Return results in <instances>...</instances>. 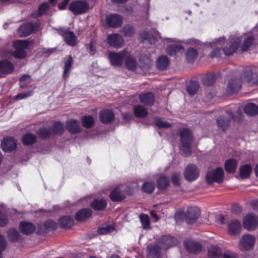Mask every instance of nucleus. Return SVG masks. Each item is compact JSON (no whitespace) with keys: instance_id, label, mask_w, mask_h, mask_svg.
Segmentation results:
<instances>
[{"instance_id":"nucleus-1","label":"nucleus","mask_w":258,"mask_h":258,"mask_svg":"<svg viewBox=\"0 0 258 258\" xmlns=\"http://www.w3.org/2000/svg\"><path fill=\"white\" fill-rule=\"evenodd\" d=\"M181 146L180 152L184 156L187 157L191 154V144L193 140V136L188 129H183L180 134Z\"/></svg>"},{"instance_id":"nucleus-2","label":"nucleus","mask_w":258,"mask_h":258,"mask_svg":"<svg viewBox=\"0 0 258 258\" xmlns=\"http://www.w3.org/2000/svg\"><path fill=\"white\" fill-rule=\"evenodd\" d=\"M240 42L239 38H238L234 42L229 41L225 42L224 38H221L217 40L216 42V45H224L223 51L225 55H230L234 53L236 50L239 43Z\"/></svg>"},{"instance_id":"nucleus-3","label":"nucleus","mask_w":258,"mask_h":258,"mask_svg":"<svg viewBox=\"0 0 258 258\" xmlns=\"http://www.w3.org/2000/svg\"><path fill=\"white\" fill-rule=\"evenodd\" d=\"M255 237L251 234L243 235L238 242L239 249L242 251L252 249L255 244Z\"/></svg>"},{"instance_id":"nucleus-4","label":"nucleus","mask_w":258,"mask_h":258,"mask_svg":"<svg viewBox=\"0 0 258 258\" xmlns=\"http://www.w3.org/2000/svg\"><path fill=\"white\" fill-rule=\"evenodd\" d=\"M29 42L27 40H17L14 42L13 46L15 51L13 52V55L18 58H23L26 55L25 49L29 46Z\"/></svg>"},{"instance_id":"nucleus-5","label":"nucleus","mask_w":258,"mask_h":258,"mask_svg":"<svg viewBox=\"0 0 258 258\" xmlns=\"http://www.w3.org/2000/svg\"><path fill=\"white\" fill-rule=\"evenodd\" d=\"M223 170L221 168H217L208 172L206 180L208 183H213L214 182L220 183L223 182Z\"/></svg>"},{"instance_id":"nucleus-6","label":"nucleus","mask_w":258,"mask_h":258,"mask_svg":"<svg viewBox=\"0 0 258 258\" xmlns=\"http://www.w3.org/2000/svg\"><path fill=\"white\" fill-rule=\"evenodd\" d=\"M243 225L249 231L255 230L258 227V219L256 215L252 213L246 215L243 218Z\"/></svg>"},{"instance_id":"nucleus-7","label":"nucleus","mask_w":258,"mask_h":258,"mask_svg":"<svg viewBox=\"0 0 258 258\" xmlns=\"http://www.w3.org/2000/svg\"><path fill=\"white\" fill-rule=\"evenodd\" d=\"M183 175L185 179L189 182L196 180L199 176L200 172L197 166L194 164H189L185 168Z\"/></svg>"},{"instance_id":"nucleus-8","label":"nucleus","mask_w":258,"mask_h":258,"mask_svg":"<svg viewBox=\"0 0 258 258\" xmlns=\"http://www.w3.org/2000/svg\"><path fill=\"white\" fill-rule=\"evenodd\" d=\"M39 24L37 23L28 22L22 25L18 29V33L21 37H25L29 35L33 32L37 30Z\"/></svg>"},{"instance_id":"nucleus-9","label":"nucleus","mask_w":258,"mask_h":258,"mask_svg":"<svg viewBox=\"0 0 258 258\" xmlns=\"http://www.w3.org/2000/svg\"><path fill=\"white\" fill-rule=\"evenodd\" d=\"M127 54V51L125 50L119 52H111L108 54V58L113 66L118 67L122 64L123 59Z\"/></svg>"},{"instance_id":"nucleus-10","label":"nucleus","mask_w":258,"mask_h":258,"mask_svg":"<svg viewBox=\"0 0 258 258\" xmlns=\"http://www.w3.org/2000/svg\"><path fill=\"white\" fill-rule=\"evenodd\" d=\"M70 10L75 15H79L86 12L89 9L88 4L84 1H76L71 3Z\"/></svg>"},{"instance_id":"nucleus-11","label":"nucleus","mask_w":258,"mask_h":258,"mask_svg":"<svg viewBox=\"0 0 258 258\" xmlns=\"http://www.w3.org/2000/svg\"><path fill=\"white\" fill-rule=\"evenodd\" d=\"M107 42L110 46L115 48H119L123 45L124 40L120 35L112 34L108 35Z\"/></svg>"},{"instance_id":"nucleus-12","label":"nucleus","mask_w":258,"mask_h":258,"mask_svg":"<svg viewBox=\"0 0 258 258\" xmlns=\"http://www.w3.org/2000/svg\"><path fill=\"white\" fill-rule=\"evenodd\" d=\"M59 34L63 37L68 45L74 46L76 44L77 37L74 32L69 31L66 28H60L59 29Z\"/></svg>"},{"instance_id":"nucleus-13","label":"nucleus","mask_w":258,"mask_h":258,"mask_svg":"<svg viewBox=\"0 0 258 258\" xmlns=\"http://www.w3.org/2000/svg\"><path fill=\"white\" fill-rule=\"evenodd\" d=\"M177 243L176 238L169 236H164L158 241L157 244L159 245L160 249H167L176 245Z\"/></svg>"},{"instance_id":"nucleus-14","label":"nucleus","mask_w":258,"mask_h":258,"mask_svg":"<svg viewBox=\"0 0 258 258\" xmlns=\"http://www.w3.org/2000/svg\"><path fill=\"white\" fill-rule=\"evenodd\" d=\"M200 215V210L198 207H188L185 213V220L191 224L195 222Z\"/></svg>"},{"instance_id":"nucleus-15","label":"nucleus","mask_w":258,"mask_h":258,"mask_svg":"<svg viewBox=\"0 0 258 258\" xmlns=\"http://www.w3.org/2000/svg\"><path fill=\"white\" fill-rule=\"evenodd\" d=\"M233 118V115L232 112L228 111L226 112V116L220 117L217 120V124L219 128L225 131L229 126L230 120Z\"/></svg>"},{"instance_id":"nucleus-16","label":"nucleus","mask_w":258,"mask_h":258,"mask_svg":"<svg viewBox=\"0 0 258 258\" xmlns=\"http://www.w3.org/2000/svg\"><path fill=\"white\" fill-rule=\"evenodd\" d=\"M106 22L110 27L117 28L121 26L122 18L117 14L109 15L106 18Z\"/></svg>"},{"instance_id":"nucleus-17","label":"nucleus","mask_w":258,"mask_h":258,"mask_svg":"<svg viewBox=\"0 0 258 258\" xmlns=\"http://www.w3.org/2000/svg\"><path fill=\"white\" fill-rule=\"evenodd\" d=\"M16 147V142L12 137L5 138L2 142V148L5 152H11Z\"/></svg>"},{"instance_id":"nucleus-18","label":"nucleus","mask_w":258,"mask_h":258,"mask_svg":"<svg viewBox=\"0 0 258 258\" xmlns=\"http://www.w3.org/2000/svg\"><path fill=\"white\" fill-rule=\"evenodd\" d=\"M185 248L190 252L198 253L202 250V245L200 243L193 241L186 240L184 242Z\"/></svg>"},{"instance_id":"nucleus-19","label":"nucleus","mask_w":258,"mask_h":258,"mask_svg":"<svg viewBox=\"0 0 258 258\" xmlns=\"http://www.w3.org/2000/svg\"><path fill=\"white\" fill-rule=\"evenodd\" d=\"M161 249L158 245H149L147 247L148 258H162Z\"/></svg>"},{"instance_id":"nucleus-20","label":"nucleus","mask_w":258,"mask_h":258,"mask_svg":"<svg viewBox=\"0 0 258 258\" xmlns=\"http://www.w3.org/2000/svg\"><path fill=\"white\" fill-rule=\"evenodd\" d=\"M19 228L22 233L27 235L32 233L35 230V226L33 223L26 221L21 222Z\"/></svg>"},{"instance_id":"nucleus-21","label":"nucleus","mask_w":258,"mask_h":258,"mask_svg":"<svg viewBox=\"0 0 258 258\" xmlns=\"http://www.w3.org/2000/svg\"><path fill=\"white\" fill-rule=\"evenodd\" d=\"M99 117L102 123H108L113 120L114 115L112 111L106 109L100 112Z\"/></svg>"},{"instance_id":"nucleus-22","label":"nucleus","mask_w":258,"mask_h":258,"mask_svg":"<svg viewBox=\"0 0 258 258\" xmlns=\"http://www.w3.org/2000/svg\"><path fill=\"white\" fill-rule=\"evenodd\" d=\"M67 129L72 134L79 133L81 131V125L79 121L75 119H71L67 122Z\"/></svg>"},{"instance_id":"nucleus-23","label":"nucleus","mask_w":258,"mask_h":258,"mask_svg":"<svg viewBox=\"0 0 258 258\" xmlns=\"http://www.w3.org/2000/svg\"><path fill=\"white\" fill-rule=\"evenodd\" d=\"M241 229V223L237 220L231 221L228 227V232L232 235L239 234L240 232Z\"/></svg>"},{"instance_id":"nucleus-24","label":"nucleus","mask_w":258,"mask_h":258,"mask_svg":"<svg viewBox=\"0 0 258 258\" xmlns=\"http://www.w3.org/2000/svg\"><path fill=\"white\" fill-rule=\"evenodd\" d=\"M241 86V79H232L229 81L228 85V91L231 93L237 92L240 90Z\"/></svg>"},{"instance_id":"nucleus-25","label":"nucleus","mask_w":258,"mask_h":258,"mask_svg":"<svg viewBox=\"0 0 258 258\" xmlns=\"http://www.w3.org/2000/svg\"><path fill=\"white\" fill-rule=\"evenodd\" d=\"M92 215V211L90 209L84 208L79 211L76 214L75 219L77 221H85Z\"/></svg>"},{"instance_id":"nucleus-26","label":"nucleus","mask_w":258,"mask_h":258,"mask_svg":"<svg viewBox=\"0 0 258 258\" xmlns=\"http://www.w3.org/2000/svg\"><path fill=\"white\" fill-rule=\"evenodd\" d=\"M140 101L148 105H152L155 100L154 95L151 92H148L146 93H142L140 95Z\"/></svg>"},{"instance_id":"nucleus-27","label":"nucleus","mask_w":258,"mask_h":258,"mask_svg":"<svg viewBox=\"0 0 258 258\" xmlns=\"http://www.w3.org/2000/svg\"><path fill=\"white\" fill-rule=\"evenodd\" d=\"M14 70L13 64L9 61H0V72L3 74L11 73Z\"/></svg>"},{"instance_id":"nucleus-28","label":"nucleus","mask_w":258,"mask_h":258,"mask_svg":"<svg viewBox=\"0 0 258 258\" xmlns=\"http://www.w3.org/2000/svg\"><path fill=\"white\" fill-rule=\"evenodd\" d=\"M244 111L249 115H255L258 114V106L253 103L248 104L245 106Z\"/></svg>"},{"instance_id":"nucleus-29","label":"nucleus","mask_w":258,"mask_h":258,"mask_svg":"<svg viewBox=\"0 0 258 258\" xmlns=\"http://www.w3.org/2000/svg\"><path fill=\"white\" fill-rule=\"evenodd\" d=\"M254 37L252 36H248L246 37L244 36L243 42L241 46V50L242 51H247L253 44Z\"/></svg>"},{"instance_id":"nucleus-30","label":"nucleus","mask_w":258,"mask_h":258,"mask_svg":"<svg viewBox=\"0 0 258 258\" xmlns=\"http://www.w3.org/2000/svg\"><path fill=\"white\" fill-rule=\"evenodd\" d=\"M110 197L113 201H121L124 198L123 194L119 189V187H117L112 191L110 193Z\"/></svg>"},{"instance_id":"nucleus-31","label":"nucleus","mask_w":258,"mask_h":258,"mask_svg":"<svg viewBox=\"0 0 258 258\" xmlns=\"http://www.w3.org/2000/svg\"><path fill=\"white\" fill-rule=\"evenodd\" d=\"M184 48L180 45H171L167 48V52L170 55H174L178 52H182Z\"/></svg>"},{"instance_id":"nucleus-32","label":"nucleus","mask_w":258,"mask_h":258,"mask_svg":"<svg viewBox=\"0 0 258 258\" xmlns=\"http://www.w3.org/2000/svg\"><path fill=\"white\" fill-rule=\"evenodd\" d=\"M106 202L103 199L95 200L90 205V206L95 210H102L106 206Z\"/></svg>"},{"instance_id":"nucleus-33","label":"nucleus","mask_w":258,"mask_h":258,"mask_svg":"<svg viewBox=\"0 0 258 258\" xmlns=\"http://www.w3.org/2000/svg\"><path fill=\"white\" fill-rule=\"evenodd\" d=\"M236 161L233 159L227 160L225 163V170L228 173L234 172L236 170Z\"/></svg>"},{"instance_id":"nucleus-34","label":"nucleus","mask_w":258,"mask_h":258,"mask_svg":"<svg viewBox=\"0 0 258 258\" xmlns=\"http://www.w3.org/2000/svg\"><path fill=\"white\" fill-rule=\"evenodd\" d=\"M73 219L69 217L64 216L59 220L60 227L67 228L71 227L73 225Z\"/></svg>"},{"instance_id":"nucleus-35","label":"nucleus","mask_w":258,"mask_h":258,"mask_svg":"<svg viewBox=\"0 0 258 258\" xmlns=\"http://www.w3.org/2000/svg\"><path fill=\"white\" fill-rule=\"evenodd\" d=\"M169 64L168 58L165 56H160L157 62V67L160 70L166 69Z\"/></svg>"},{"instance_id":"nucleus-36","label":"nucleus","mask_w":258,"mask_h":258,"mask_svg":"<svg viewBox=\"0 0 258 258\" xmlns=\"http://www.w3.org/2000/svg\"><path fill=\"white\" fill-rule=\"evenodd\" d=\"M134 113L137 117L144 118L147 115L148 112L143 106L138 105L134 108Z\"/></svg>"},{"instance_id":"nucleus-37","label":"nucleus","mask_w":258,"mask_h":258,"mask_svg":"<svg viewBox=\"0 0 258 258\" xmlns=\"http://www.w3.org/2000/svg\"><path fill=\"white\" fill-rule=\"evenodd\" d=\"M141 36L143 40L148 39L151 44L155 43L158 40V38L160 37V35L159 34H157L155 36L151 35H149L147 32H144L141 34Z\"/></svg>"},{"instance_id":"nucleus-38","label":"nucleus","mask_w":258,"mask_h":258,"mask_svg":"<svg viewBox=\"0 0 258 258\" xmlns=\"http://www.w3.org/2000/svg\"><path fill=\"white\" fill-rule=\"evenodd\" d=\"M221 254V249L216 246H212L208 251V256L210 258H219Z\"/></svg>"},{"instance_id":"nucleus-39","label":"nucleus","mask_w":258,"mask_h":258,"mask_svg":"<svg viewBox=\"0 0 258 258\" xmlns=\"http://www.w3.org/2000/svg\"><path fill=\"white\" fill-rule=\"evenodd\" d=\"M199 88V83L196 81H191L187 87V91L190 95H194L197 93Z\"/></svg>"},{"instance_id":"nucleus-40","label":"nucleus","mask_w":258,"mask_h":258,"mask_svg":"<svg viewBox=\"0 0 258 258\" xmlns=\"http://www.w3.org/2000/svg\"><path fill=\"white\" fill-rule=\"evenodd\" d=\"M72 63L73 58L71 55H69L64 62V69L63 74L64 78L68 77V73L71 69Z\"/></svg>"},{"instance_id":"nucleus-41","label":"nucleus","mask_w":258,"mask_h":258,"mask_svg":"<svg viewBox=\"0 0 258 258\" xmlns=\"http://www.w3.org/2000/svg\"><path fill=\"white\" fill-rule=\"evenodd\" d=\"M158 186L160 189H165L170 184L169 179L166 176L160 177L157 181Z\"/></svg>"},{"instance_id":"nucleus-42","label":"nucleus","mask_w":258,"mask_h":258,"mask_svg":"<svg viewBox=\"0 0 258 258\" xmlns=\"http://www.w3.org/2000/svg\"><path fill=\"white\" fill-rule=\"evenodd\" d=\"M36 140V136L31 133L27 134L23 137V143L25 145L33 144Z\"/></svg>"},{"instance_id":"nucleus-43","label":"nucleus","mask_w":258,"mask_h":258,"mask_svg":"<svg viewBox=\"0 0 258 258\" xmlns=\"http://www.w3.org/2000/svg\"><path fill=\"white\" fill-rule=\"evenodd\" d=\"M197 50L194 48H189L186 53V59L188 62H193L198 56Z\"/></svg>"},{"instance_id":"nucleus-44","label":"nucleus","mask_w":258,"mask_h":258,"mask_svg":"<svg viewBox=\"0 0 258 258\" xmlns=\"http://www.w3.org/2000/svg\"><path fill=\"white\" fill-rule=\"evenodd\" d=\"M49 4L47 3H44L42 4L38 8V12L37 14L32 13V17L36 18L38 16H41L46 13V10L48 8Z\"/></svg>"},{"instance_id":"nucleus-45","label":"nucleus","mask_w":258,"mask_h":258,"mask_svg":"<svg viewBox=\"0 0 258 258\" xmlns=\"http://www.w3.org/2000/svg\"><path fill=\"white\" fill-rule=\"evenodd\" d=\"M251 171V167L249 165H245L241 167L240 169V176L242 178L248 177Z\"/></svg>"},{"instance_id":"nucleus-46","label":"nucleus","mask_w":258,"mask_h":258,"mask_svg":"<svg viewBox=\"0 0 258 258\" xmlns=\"http://www.w3.org/2000/svg\"><path fill=\"white\" fill-rule=\"evenodd\" d=\"M155 187V185L154 182H147L142 185V189L144 192L151 194L154 191Z\"/></svg>"},{"instance_id":"nucleus-47","label":"nucleus","mask_w":258,"mask_h":258,"mask_svg":"<svg viewBox=\"0 0 258 258\" xmlns=\"http://www.w3.org/2000/svg\"><path fill=\"white\" fill-rule=\"evenodd\" d=\"M125 64L127 68L132 70L136 67V60L133 57L128 56L125 59Z\"/></svg>"},{"instance_id":"nucleus-48","label":"nucleus","mask_w":258,"mask_h":258,"mask_svg":"<svg viewBox=\"0 0 258 258\" xmlns=\"http://www.w3.org/2000/svg\"><path fill=\"white\" fill-rule=\"evenodd\" d=\"M83 126L87 128L91 127L94 122V118L91 116H85L82 118Z\"/></svg>"},{"instance_id":"nucleus-49","label":"nucleus","mask_w":258,"mask_h":258,"mask_svg":"<svg viewBox=\"0 0 258 258\" xmlns=\"http://www.w3.org/2000/svg\"><path fill=\"white\" fill-rule=\"evenodd\" d=\"M31 82V77L28 75L23 76L20 79V85L22 88L27 87Z\"/></svg>"},{"instance_id":"nucleus-50","label":"nucleus","mask_w":258,"mask_h":258,"mask_svg":"<svg viewBox=\"0 0 258 258\" xmlns=\"http://www.w3.org/2000/svg\"><path fill=\"white\" fill-rule=\"evenodd\" d=\"M8 235L11 241H16L19 239L20 234L16 229L12 228L8 231Z\"/></svg>"},{"instance_id":"nucleus-51","label":"nucleus","mask_w":258,"mask_h":258,"mask_svg":"<svg viewBox=\"0 0 258 258\" xmlns=\"http://www.w3.org/2000/svg\"><path fill=\"white\" fill-rule=\"evenodd\" d=\"M140 219L144 229H148L150 228V220L148 215L141 214L140 216Z\"/></svg>"},{"instance_id":"nucleus-52","label":"nucleus","mask_w":258,"mask_h":258,"mask_svg":"<svg viewBox=\"0 0 258 258\" xmlns=\"http://www.w3.org/2000/svg\"><path fill=\"white\" fill-rule=\"evenodd\" d=\"M53 131L56 134L60 135L62 134L64 131L63 124L60 122H55L53 125Z\"/></svg>"},{"instance_id":"nucleus-53","label":"nucleus","mask_w":258,"mask_h":258,"mask_svg":"<svg viewBox=\"0 0 258 258\" xmlns=\"http://www.w3.org/2000/svg\"><path fill=\"white\" fill-rule=\"evenodd\" d=\"M114 230V227L111 225H108L105 227H101L98 229V233L99 234H107Z\"/></svg>"},{"instance_id":"nucleus-54","label":"nucleus","mask_w":258,"mask_h":258,"mask_svg":"<svg viewBox=\"0 0 258 258\" xmlns=\"http://www.w3.org/2000/svg\"><path fill=\"white\" fill-rule=\"evenodd\" d=\"M122 33L124 36L131 37L135 33V30L133 27L127 25L124 27Z\"/></svg>"},{"instance_id":"nucleus-55","label":"nucleus","mask_w":258,"mask_h":258,"mask_svg":"<svg viewBox=\"0 0 258 258\" xmlns=\"http://www.w3.org/2000/svg\"><path fill=\"white\" fill-rule=\"evenodd\" d=\"M155 123L159 128H168L170 126V124L160 118H156L155 120Z\"/></svg>"},{"instance_id":"nucleus-56","label":"nucleus","mask_w":258,"mask_h":258,"mask_svg":"<svg viewBox=\"0 0 258 258\" xmlns=\"http://www.w3.org/2000/svg\"><path fill=\"white\" fill-rule=\"evenodd\" d=\"M215 81V77L213 75H207L205 77L203 80V83L207 86H210L213 84Z\"/></svg>"},{"instance_id":"nucleus-57","label":"nucleus","mask_w":258,"mask_h":258,"mask_svg":"<svg viewBox=\"0 0 258 258\" xmlns=\"http://www.w3.org/2000/svg\"><path fill=\"white\" fill-rule=\"evenodd\" d=\"M181 174L180 173H174L171 176L172 183L175 185H179L180 184Z\"/></svg>"},{"instance_id":"nucleus-58","label":"nucleus","mask_w":258,"mask_h":258,"mask_svg":"<svg viewBox=\"0 0 258 258\" xmlns=\"http://www.w3.org/2000/svg\"><path fill=\"white\" fill-rule=\"evenodd\" d=\"M51 133V128H41L39 130V135L42 138H47L49 137Z\"/></svg>"},{"instance_id":"nucleus-59","label":"nucleus","mask_w":258,"mask_h":258,"mask_svg":"<svg viewBox=\"0 0 258 258\" xmlns=\"http://www.w3.org/2000/svg\"><path fill=\"white\" fill-rule=\"evenodd\" d=\"M33 94V92L32 91H29L25 93H21L17 94L15 96L14 99L15 100H20L25 99L27 97L31 96Z\"/></svg>"},{"instance_id":"nucleus-60","label":"nucleus","mask_w":258,"mask_h":258,"mask_svg":"<svg viewBox=\"0 0 258 258\" xmlns=\"http://www.w3.org/2000/svg\"><path fill=\"white\" fill-rule=\"evenodd\" d=\"M7 246V241L4 236L0 234V258H2V252L4 251Z\"/></svg>"},{"instance_id":"nucleus-61","label":"nucleus","mask_w":258,"mask_h":258,"mask_svg":"<svg viewBox=\"0 0 258 258\" xmlns=\"http://www.w3.org/2000/svg\"><path fill=\"white\" fill-rule=\"evenodd\" d=\"M223 49L221 48H216L213 50L210 54V57L211 58L220 57L222 55Z\"/></svg>"},{"instance_id":"nucleus-62","label":"nucleus","mask_w":258,"mask_h":258,"mask_svg":"<svg viewBox=\"0 0 258 258\" xmlns=\"http://www.w3.org/2000/svg\"><path fill=\"white\" fill-rule=\"evenodd\" d=\"M45 226L49 230L55 229L56 228V224L53 221H47L45 223Z\"/></svg>"},{"instance_id":"nucleus-63","label":"nucleus","mask_w":258,"mask_h":258,"mask_svg":"<svg viewBox=\"0 0 258 258\" xmlns=\"http://www.w3.org/2000/svg\"><path fill=\"white\" fill-rule=\"evenodd\" d=\"M8 223L7 217L3 214L0 213V226H4Z\"/></svg>"},{"instance_id":"nucleus-64","label":"nucleus","mask_w":258,"mask_h":258,"mask_svg":"<svg viewBox=\"0 0 258 258\" xmlns=\"http://www.w3.org/2000/svg\"><path fill=\"white\" fill-rule=\"evenodd\" d=\"M251 206L254 210L258 209V200H253L251 202Z\"/></svg>"}]
</instances>
